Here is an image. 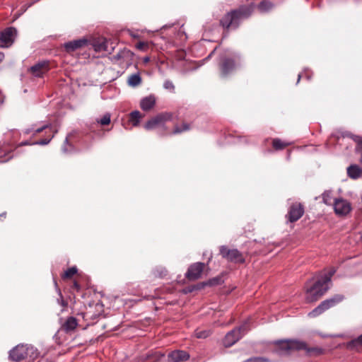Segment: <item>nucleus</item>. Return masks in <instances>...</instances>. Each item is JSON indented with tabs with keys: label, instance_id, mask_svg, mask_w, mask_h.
Masks as SVG:
<instances>
[{
	"label": "nucleus",
	"instance_id": "obj_1",
	"mask_svg": "<svg viewBox=\"0 0 362 362\" xmlns=\"http://www.w3.org/2000/svg\"><path fill=\"white\" fill-rule=\"evenodd\" d=\"M336 270L332 268L328 272L320 275L317 281L310 287H307L305 300L308 303L317 300L329 288L332 276Z\"/></svg>",
	"mask_w": 362,
	"mask_h": 362
},
{
	"label": "nucleus",
	"instance_id": "obj_2",
	"mask_svg": "<svg viewBox=\"0 0 362 362\" xmlns=\"http://www.w3.org/2000/svg\"><path fill=\"white\" fill-rule=\"evenodd\" d=\"M280 354H289L293 351L305 350L310 356H318L323 353L322 349L320 347L308 348L306 344L297 339H286L277 342Z\"/></svg>",
	"mask_w": 362,
	"mask_h": 362
},
{
	"label": "nucleus",
	"instance_id": "obj_3",
	"mask_svg": "<svg viewBox=\"0 0 362 362\" xmlns=\"http://www.w3.org/2000/svg\"><path fill=\"white\" fill-rule=\"evenodd\" d=\"M254 9V5L251 4L248 6H243L237 11H233L226 14L221 21L223 27L228 29H235L241 20L250 16Z\"/></svg>",
	"mask_w": 362,
	"mask_h": 362
},
{
	"label": "nucleus",
	"instance_id": "obj_4",
	"mask_svg": "<svg viewBox=\"0 0 362 362\" xmlns=\"http://www.w3.org/2000/svg\"><path fill=\"white\" fill-rule=\"evenodd\" d=\"M39 356L37 349L31 344H18L13 348L9 352V358L11 361L18 362L21 360L28 358L33 361Z\"/></svg>",
	"mask_w": 362,
	"mask_h": 362
},
{
	"label": "nucleus",
	"instance_id": "obj_5",
	"mask_svg": "<svg viewBox=\"0 0 362 362\" xmlns=\"http://www.w3.org/2000/svg\"><path fill=\"white\" fill-rule=\"evenodd\" d=\"M242 64L240 56L235 52H229L228 56L223 57L221 66V75L224 77L233 73Z\"/></svg>",
	"mask_w": 362,
	"mask_h": 362
},
{
	"label": "nucleus",
	"instance_id": "obj_6",
	"mask_svg": "<svg viewBox=\"0 0 362 362\" xmlns=\"http://www.w3.org/2000/svg\"><path fill=\"white\" fill-rule=\"evenodd\" d=\"M248 330L247 324L245 322L239 327H237L228 332L223 339V345L230 347L235 344L245 334Z\"/></svg>",
	"mask_w": 362,
	"mask_h": 362
},
{
	"label": "nucleus",
	"instance_id": "obj_7",
	"mask_svg": "<svg viewBox=\"0 0 362 362\" xmlns=\"http://www.w3.org/2000/svg\"><path fill=\"white\" fill-rule=\"evenodd\" d=\"M343 296L337 294L334 296L322 301L317 307L308 313L311 317H317L327 309L336 305L343 300Z\"/></svg>",
	"mask_w": 362,
	"mask_h": 362
},
{
	"label": "nucleus",
	"instance_id": "obj_8",
	"mask_svg": "<svg viewBox=\"0 0 362 362\" xmlns=\"http://www.w3.org/2000/svg\"><path fill=\"white\" fill-rule=\"evenodd\" d=\"M220 254L228 261L234 263H243L245 262L243 254L237 249H229L228 247L223 245L220 247Z\"/></svg>",
	"mask_w": 362,
	"mask_h": 362
},
{
	"label": "nucleus",
	"instance_id": "obj_9",
	"mask_svg": "<svg viewBox=\"0 0 362 362\" xmlns=\"http://www.w3.org/2000/svg\"><path fill=\"white\" fill-rule=\"evenodd\" d=\"M333 208L335 214L339 216H344L351 211V204L342 198L334 199Z\"/></svg>",
	"mask_w": 362,
	"mask_h": 362
},
{
	"label": "nucleus",
	"instance_id": "obj_10",
	"mask_svg": "<svg viewBox=\"0 0 362 362\" xmlns=\"http://www.w3.org/2000/svg\"><path fill=\"white\" fill-rule=\"evenodd\" d=\"M17 35V30L14 28H8L0 33V46L10 47L14 42Z\"/></svg>",
	"mask_w": 362,
	"mask_h": 362
},
{
	"label": "nucleus",
	"instance_id": "obj_11",
	"mask_svg": "<svg viewBox=\"0 0 362 362\" xmlns=\"http://www.w3.org/2000/svg\"><path fill=\"white\" fill-rule=\"evenodd\" d=\"M170 117L171 115L168 113L160 114L148 121L145 124L144 128L146 130H151L158 126L162 125L165 121L169 120Z\"/></svg>",
	"mask_w": 362,
	"mask_h": 362
},
{
	"label": "nucleus",
	"instance_id": "obj_12",
	"mask_svg": "<svg viewBox=\"0 0 362 362\" xmlns=\"http://www.w3.org/2000/svg\"><path fill=\"white\" fill-rule=\"evenodd\" d=\"M205 267V264L202 262H197L192 264L186 274L189 280H196L201 277L202 273Z\"/></svg>",
	"mask_w": 362,
	"mask_h": 362
},
{
	"label": "nucleus",
	"instance_id": "obj_13",
	"mask_svg": "<svg viewBox=\"0 0 362 362\" xmlns=\"http://www.w3.org/2000/svg\"><path fill=\"white\" fill-rule=\"evenodd\" d=\"M88 44V40L86 38H81L69 41L64 43V47L66 52H71L76 49L86 46Z\"/></svg>",
	"mask_w": 362,
	"mask_h": 362
},
{
	"label": "nucleus",
	"instance_id": "obj_14",
	"mask_svg": "<svg viewBox=\"0 0 362 362\" xmlns=\"http://www.w3.org/2000/svg\"><path fill=\"white\" fill-rule=\"evenodd\" d=\"M304 213V209L300 204H293L288 211V217L290 222L298 221Z\"/></svg>",
	"mask_w": 362,
	"mask_h": 362
},
{
	"label": "nucleus",
	"instance_id": "obj_15",
	"mask_svg": "<svg viewBox=\"0 0 362 362\" xmlns=\"http://www.w3.org/2000/svg\"><path fill=\"white\" fill-rule=\"evenodd\" d=\"M169 362H180L187 361L189 358V355L185 351L175 350L168 354Z\"/></svg>",
	"mask_w": 362,
	"mask_h": 362
},
{
	"label": "nucleus",
	"instance_id": "obj_16",
	"mask_svg": "<svg viewBox=\"0 0 362 362\" xmlns=\"http://www.w3.org/2000/svg\"><path fill=\"white\" fill-rule=\"evenodd\" d=\"M346 173L349 177L357 180L362 176V168L357 164H352L346 168Z\"/></svg>",
	"mask_w": 362,
	"mask_h": 362
},
{
	"label": "nucleus",
	"instance_id": "obj_17",
	"mask_svg": "<svg viewBox=\"0 0 362 362\" xmlns=\"http://www.w3.org/2000/svg\"><path fill=\"white\" fill-rule=\"evenodd\" d=\"M31 73L36 77L42 76L47 70V62H43L38 63L30 67Z\"/></svg>",
	"mask_w": 362,
	"mask_h": 362
},
{
	"label": "nucleus",
	"instance_id": "obj_18",
	"mask_svg": "<svg viewBox=\"0 0 362 362\" xmlns=\"http://www.w3.org/2000/svg\"><path fill=\"white\" fill-rule=\"evenodd\" d=\"M156 103V98L153 95H149L144 98L140 103L141 108L144 111H148L153 108Z\"/></svg>",
	"mask_w": 362,
	"mask_h": 362
},
{
	"label": "nucleus",
	"instance_id": "obj_19",
	"mask_svg": "<svg viewBox=\"0 0 362 362\" xmlns=\"http://www.w3.org/2000/svg\"><path fill=\"white\" fill-rule=\"evenodd\" d=\"M274 4L268 0H264L259 3L257 6L258 10L261 13H267L272 10Z\"/></svg>",
	"mask_w": 362,
	"mask_h": 362
},
{
	"label": "nucleus",
	"instance_id": "obj_20",
	"mask_svg": "<svg viewBox=\"0 0 362 362\" xmlns=\"http://www.w3.org/2000/svg\"><path fill=\"white\" fill-rule=\"evenodd\" d=\"M91 46L96 52L106 51L107 49V43L105 40L94 41L93 42L91 43Z\"/></svg>",
	"mask_w": 362,
	"mask_h": 362
},
{
	"label": "nucleus",
	"instance_id": "obj_21",
	"mask_svg": "<svg viewBox=\"0 0 362 362\" xmlns=\"http://www.w3.org/2000/svg\"><path fill=\"white\" fill-rule=\"evenodd\" d=\"M141 83V78L138 74L131 75L128 78V84L132 87H136Z\"/></svg>",
	"mask_w": 362,
	"mask_h": 362
},
{
	"label": "nucleus",
	"instance_id": "obj_22",
	"mask_svg": "<svg viewBox=\"0 0 362 362\" xmlns=\"http://www.w3.org/2000/svg\"><path fill=\"white\" fill-rule=\"evenodd\" d=\"M322 202L326 205H333L332 202V191L326 190L322 194Z\"/></svg>",
	"mask_w": 362,
	"mask_h": 362
},
{
	"label": "nucleus",
	"instance_id": "obj_23",
	"mask_svg": "<svg viewBox=\"0 0 362 362\" xmlns=\"http://www.w3.org/2000/svg\"><path fill=\"white\" fill-rule=\"evenodd\" d=\"M221 277H215V278H213L206 282H203V283H201L199 286H198V288H203L206 286H215V285H218L221 284Z\"/></svg>",
	"mask_w": 362,
	"mask_h": 362
},
{
	"label": "nucleus",
	"instance_id": "obj_24",
	"mask_svg": "<svg viewBox=\"0 0 362 362\" xmlns=\"http://www.w3.org/2000/svg\"><path fill=\"white\" fill-rule=\"evenodd\" d=\"M140 118V112L139 111H133L130 114L129 122L132 124L133 126L136 127L139 124Z\"/></svg>",
	"mask_w": 362,
	"mask_h": 362
},
{
	"label": "nucleus",
	"instance_id": "obj_25",
	"mask_svg": "<svg viewBox=\"0 0 362 362\" xmlns=\"http://www.w3.org/2000/svg\"><path fill=\"white\" fill-rule=\"evenodd\" d=\"M76 326H77V321L73 317H69L64 324V328L66 330H73L76 327Z\"/></svg>",
	"mask_w": 362,
	"mask_h": 362
},
{
	"label": "nucleus",
	"instance_id": "obj_26",
	"mask_svg": "<svg viewBox=\"0 0 362 362\" xmlns=\"http://www.w3.org/2000/svg\"><path fill=\"white\" fill-rule=\"evenodd\" d=\"M49 127L48 124H45L40 127L35 129L34 127L32 128H28L25 130V134H29L32 132H33V134H38L41 132H42L45 129Z\"/></svg>",
	"mask_w": 362,
	"mask_h": 362
},
{
	"label": "nucleus",
	"instance_id": "obj_27",
	"mask_svg": "<svg viewBox=\"0 0 362 362\" xmlns=\"http://www.w3.org/2000/svg\"><path fill=\"white\" fill-rule=\"evenodd\" d=\"M288 143L283 142L281 140L279 139H275L273 140V146L276 150L283 149L284 147L288 146Z\"/></svg>",
	"mask_w": 362,
	"mask_h": 362
},
{
	"label": "nucleus",
	"instance_id": "obj_28",
	"mask_svg": "<svg viewBox=\"0 0 362 362\" xmlns=\"http://www.w3.org/2000/svg\"><path fill=\"white\" fill-rule=\"evenodd\" d=\"M153 275L157 277H163L167 274L166 269L163 267H157L153 269Z\"/></svg>",
	"mask_w": 362,
	"mask_h": 362
},
{
	"label": "nucleus",
	"instance_id": "obj_29",
	"mask_svg": "<svg viewBox=\"0 0 362 362\" xmlns=\"http://www.w3.org/2000/svg\"><path fill=\"white\" fill-rule=\"evenodd\" d=\"M353 140L356 143V151L358 153L362 151V137L360 136H352Z\"/></svg>",
	"mask_w": 362,
	"mask_h": 362
},
{
	"label": "nucleus",
	"instance_id": "obj_30",
	"mask_svg": "<svg viewBox=\"0 0 362 362\" xmlns=\"http://www.w3.org/2000/svg\"><path fill=\"white\" fill-rule=\"evenodd\" d=\"M197 338L205 339L211 334L210 330H196L194 333Z\"/></svg>",
	"mask_w": 362,
	"mask_h": 362
},
{
	"label": "nucleus",
	"instance_id": "obj_31",
	"mask_svg": "<svg viewBox=\"0 0 362 362\" xmlns=\"http://www.w3.org/2000/svg\"><path fill=\"white\" fill-rule=\"evenodd\" d=\"M97 122L101 125H107L110 123V115L109 113L105 114L102 118L97 119Z\"/></svg>",
	"mask_w": 362,
	"mask_h": 362
},
{
	"label": "nucleus",
	"instance_id": "obj_32",
	"mask_svg": "<svg viewBox=\"0 0 362 362\" xmlns=\"http://www.w3.org/2000/svg\"><path fill=\"white\" fill-rule=\"evenodd\" d=\"M243 362H270L269 359L265 357L257 356L250 358Z\"/></svg>",
	"mask_w": 362,
	"mask_h": 362
},
{
	"label": "nucleus",
	"instance_id": "obj_33",
	"mask_svg": "<svg viewBox=\"0 0 362 362\" xmlns=\"http://www.w3.org/2000/svg\"><path fill=\"white\" fill-rule=\"evenodd\" d=\"M77 272V269L76 267H72L69 268L66 271H65L63 277L64 278H70L74 276Z\"/></svg>",
	"mask_w": 362,
	"mask_h": 362
},
{
	"label": "nucleus",
	"instance_id": "obj_34",
	"mask_svg": "<svg viewBox=\"0 0 362 362\" xmlns=\"http://www.w3.org/2000/svg\"><path fill=\"white\" fill-rule=\"evenodd\" d=\"M189 129V127L187 124H182V127H176L173 130V134H180Z\"/></svg>",
	"mask_w": 362,
	"mask_h": 362
},
{
	"label": "nucleus",
	"instance_id": "obj_35",
	"mask_svg": "<svg viewBox=\"0 0 362 362\" xmlns=\"http://www.w3.org/2000/svg\"><path fill=\"white\" fill-rule=\"evenodd\" d=\"M358 346H362V334L357 339L351 341L349 344L350 347H357Z\"/></svg>",
	"mask_w": 362,
	"mask_h": 362
},
{
	"label": "nucleus",
	"instance_id": "obj_36",
	"mask_svg": "<svg viewBox=\"0 0 362 362\" xmlns=\"http://www.w3.org/2000/svg\"><path fill=\"white\" fill-rule=\"evenodd\" d=\"M163 88L166 90L173 91L175 89V86L173 82L170 80H165L163 83Z\"/></svg>",
	"mask_w": 362,
	"mask_h": 362
},
{
	"label": "nucleus",
	"instance_id": "obj_37",
	"mask_svg": "<svg viewBox=\"0 0 362 362\" xmlns=\"http://www.w3.org/2000/svg\"><path fill=\"white\" fill-rule=\"evenodd\" d=\"M148 42H139L136 44V47L141 51H146L148 47Z\"/></svg>",
	"mask_w": 362,
	"mask_h": 362
},
{
	"label": "nucleus",
	"instance_id": "obj_38",
	"mask_svg": "<svg viewBox=\"0 0 362 362\" xmlns=\"http://www.w3.org/2000/svg\"><path fill=\"white\" fill-rule=\"evenodd\" d=\"M53 136H54V135H52V136L49 139H44L39 140L33 143V144L42 145V146L47 145L50 142V141L52 140Z\"/></svg>",
	"mask_w": 362,
	"mask_h": 362
},
{
	"label": "nucleus",
	"instance_id": "obj_39",
	"mask_svg": "<svg viewBox=\"0 0 362 362\" xmlns=\"http://www.w3.org/2000/svg\"><path fill=\"white\" fill-rule=\"evenodd\" d=\"M57 291L59 296V298L57 299V303L62 307L65 308L67 305V303L63 299L60 290L58 289Z\"/></svg>",
	"mask_w": 362,
	"mask_h": 362
},
{
	"label": "nucleus",
	"instance_id": "obj_40",
	"mask_svg": "<svg viewBox=\"0 0 362 362\" xmlns=\"http://www.w3.org/2000/svg\"><path fill=\"white\" fill-rule=\"evenodd\" d=\"M57 291L59 296V298L57 299V303L62 307L65 308L67 305V303L63 299L60 290L58 289Z\"/></svg>",
	"mask_w": 362,
	"mask_h": 362
},
{
	"label": "nucleus",
	"instance_id": "obj_41",
	"mask_svg": "<svg viewBox=\"0 0 362 362\" xmlns=\"http://www.w3.org/2000/svg\"><path fill=\"white\" fill-rule=\"evenodd\" d=\"M68 144H69V140H68V138L66 137L64 140V145L62 147V151L65 153L69 152V150L66 148V145Z\"/></svg>",
	"mask_w": 362,
	"mask_h": 362
},
{
	"label": "nucleus",
	"instance_id": "obj_42",
	"mask_svg": "<svg viewBox=\"0 0 362 362\" xmlns=\"http://www.w3.org/2000/svg\"><path fill=\"white\" fill-rule=\"evenodd\" d=\"M305 72H306V70H305L303 73L298 74L297 83L299 82L300 78H302V77H306L308 79H310V76L309 75H308Z\"/></svg>",
	"mask_w": 362,
	"mask_h": 362
},
{
	"label": "nucleus",
	"instance_id": "obj_43",
	"mask_svg": "<svg viewBox=\"0 0 362 362\" xmlns=\"http://www.w3.org/2000/svg\"><path fill=\"white\" fill-rule=\"evenodd\" d=\"M150 61V57H145L144 59H143V62L144 64H147L148 62H149Z\"/></svg>",
	"mask_w": 362,
	"mask_h": 362
},
{
	"label": "nucleus",
	"instance_id": "obj_44",
	"mask_svg": "<svg viewBox=\"0 0 362 362\" xmlns=\"http://www.w3.org/2000/svg\"><path fill=\"white\" fill-rule=\"evenodd\" d=\"M11 158V156H9L8 158H6V159H1V158H0V163L6 162V161H8V160H10Z\"/></svg>",
	"mask_w": 362,
	"mask_h": 362
},
{
	"label": "nucleus",
	"instance_id": "obj_45",
	"mask_svg": "<svg viewBox=\"0 0 362 362\" xmlns=\"http://www.w3.org/2000/svg\"><path fill=\"white\" fill-rule=\"evenodd\" d=\"M358 153L360 154L359 161L362 164V151L360 153Z\"/></svg>",
	"mask_w": 362,
	"mask_h": 362
},
{
	"label": "nucleus",
	"instance_id": "obj_46",
	"mask_svg": "<svg viewBox=\"0 0 362 362\" xmlns=\"http://www.w3.org/2000/svg\"><path fill=\"white\" fill-rule=\"evenodd\" d=\"M30 143H28V141H25V142H22L21 145L25 146V145H30Z\"/></svg>",
	"mask_w": 362,
	"mask_h": 362
},
{
	"label": "nucleus",
	"instance_id": "obj_47",
	"mask_svg": "<svg viewBox=\"0 0 362 362\" xmlns=\"http://www.w3.org/2000/svg\"><path fill=\"white\" fill-rule=\"evenodd\" d=\"M4 57V54L0 52V60H1Z\"/></svg>",
	"mask_w": 362,
	"mask_h": 362
},
{
	"label": "nucleus",
	"instance_id": "obj_48",
	"mask_svg": "<svg viewBox=\"0 0 362 362\" xmlns=\"http://www.w3.org/2000/svg\"><path fill=\"white\" fill-rule=\"evenodd\" d=\"M214 52H212L210 54H209L208 57L206 58V59H207L209 57H210L211 56V54H213Z\"/></svg>",
	"mask_w": 362,
	"mask_h": 362
},
{
	"label": "nucleus",
	"instance_id": "obj_49",
	"mask_svg": "<svg viewBox=\"0 0 362 362\" xmlns=\"http://www.w3.org/2000/svg\"><path fill=\"white\" fill-rule=\"evenodd\" d=\"M74 286H75L76 287H77V288L78 287V286L77 283H75V284H74Z\"/></svg>",
	"mask_w": 362,
	"mask_h": 362
}]
</instances>
